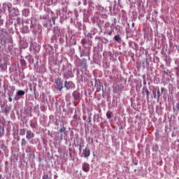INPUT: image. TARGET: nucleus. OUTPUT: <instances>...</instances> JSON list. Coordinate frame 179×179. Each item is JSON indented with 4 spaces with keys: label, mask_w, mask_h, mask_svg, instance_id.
Returning a JSON list of instances; mask_svg holds the SVG:
<instances>
[{
    "label": "nucleus",
    "mask_w": 179,
    "mask_h": 179,
    "mask_svg": "<svg viewBox=\"0 0 179 179\" xmlns=\"http://www.w3.org/2000/svg\"><path fill=\"white\" fill-rule=\"evenodd\" d=\"M83 171H85V173H87L89 171V170H90V167L89 166V164L87 163H84L83 164Z\"/></svg>",
    "instance_id": "7"
},
{
    "label": "nucleus",
    "mask_w": 179,
    "mask_h": 179,
    "mask_svg": "<svg viewBox=\"0 0 179 179\" xmlns=\"http://www.w3.org/2000/svg\"><path fill=\"white\" fill-rule=\"evenodd\" d=\"M82 43H85V41H84V40H83V41H82Z\"/></svg>",
    "instance_id": "35"
},
{
    "label": "nucleus",
    "mask_w": 179,
    "mask_h": 179,
    "mask_svg": "<svg viewBox=\"0 0 179 179\" xmlns=\"http://www.w3.org/2000/svg\"><path fill=\"white\" fill-rule=\"evenodd\" d=\"M64 78H65L66 79H69V76H68V73H65L64 74Z\"/></svg>",
    "instance_id": "19"
},
{
    "label": "nucleus",
    "mask_w": 179,
    "mask_h": 179,
    "mask_svg": "<svg viewBox=\"0 0 179 179\" xmlns=\"http://www.w3.org/2000/svg\"><path fill=\"white\" fill-rule=\"evenodd\" d=\"M55 177H58V176H55Z\"/></svg>",
    "instance_id": "37"
},
{
    "label": "nucleus",
    "mask_w": 179,
    "mask_h": 179,
    "mask_svg": "<svg viewBox=\"0 0 179 179\" xmlns=\"http://www.w3.org/2000/svg\"><path fill=\"white\" fill-rule=\"evenodd\" d=\"M176 108H177L178 111H179V102L176 105Z\"/></svg>",
    "instance_id": "28"
},
{
    "label": "nucleus",
    "mask_w": 179,
    "mask_h": 179,
    "mask_svg": "<svg viewBox=\"0 0 179 179\" xmlns=\"http://www.w3.org/2000/svg\"><path fill=\"white\" fill-rule=\"evenodd\" d=\"M21 65H26V61L23 59H20Z\"/></svg>",
    "instance_id": "17"
},
{
    "label": "nucleus",
    "mask_w": 179,
    "mask_h": 179,
    "mask_svg": "<svg viewBox=\"0 0 179 179\" xmlns=\"http://www.w3.org/2000/svg\"><path fill=\"white\" fill-rule=\"evenodd\" d=\"M5 134V127L3 126L0 125V136H3Z\"/></svg>",
    "instance_id": "9"
},
{
    "label": "nucleus",
    "mask_w": 179,
    "mask_h": 179,
    "mask_svg": "<svg viewBox=\"0 0 179 179\" xmlns=\"http://www.w3.org/2000/svg\"><path fill=\"white\" fill-rule=\"evenodd\" d=\"M143 93H145V94L147 95V97H149V94H150V92H149V90H148L147 87H144L143 89Z\"/></svg>",
    "instance_id": "10"
},
{
    "label": "nucleus",
    "mask_w": 179,
    "mask_h": 179,
    "mask_svg": "<svg viewBox=\"0 0 179 179\" xmlns=\"http://www.w3.org/2000/svg\"><path fill=\"white\" fill-rule=\"evenodd\" d=\"M152 96L154 99H157V100H159L161 94H160V90L159 89V87H157V88H155L152 90Z\"/></svg>",
    "instance_id": "2"
},
{
    "label": "nucleus",
    "mask_w": 179,
    "mask_h": 179,
    "mask_svg": "<svg viewBox=\"0 0 179 179\" xmlns=\"http://www.w3.org/2000/svg\"><path fill=\"white\" fill-rule=\"evenodd\" d=\"M114 40L115 41L120 43V41H121V37L120 36V35H116L114 36Z\"/></svg>",
    "instance_id": "11"
},
{
    "label": "nucleus",
    "mask_w": 179,
    "mask_h": 179,
    "mask_svg": "<svg viewBox=\"0 0 179 179\" xmlns=\"http://www.w3.org/2000/svg\"><path fill=\"white\" fill-rule=\"evenodd\" d=\"M41 108H44V106H42Z\"/></svg>",
    "instance_id": "36"
},
{
    "label": "nucleus",
    "mask_w": 179,
    "mask_h": 179,
    "mask_svg": "<svg viewBox=\"0 0 179 179\" xmlns=\"http://www.w3.org/2000/svg\"><path fill=\"white\" fill-rule=\"evenodd\" d=\"M23 12H26V13H27V15H29V10H27V9H24Z\"/></svg>",
    "instance_id": "24"
},
{
    "label": "nucleus",
    "mask_w": 179,
    "mask_h": 179,
    "mask_svg": "<svg viewBox=\"0 0 179 179\" xmlns=\"http://www.w3.org/2000/svg\"><path fill=\"white\" fill-rule=\"evenodd\" d=\"M83 155H84V157H89L90 156V150L87 148L83 150Z\"/></svg>",
    "instance_id": "6"
},
{
    "label": "nucleus",
    "mask_w": 179,
    "mask_h": 179,
    "mask_svg": "<svg viewBox=\"0 0 179 179\" xmlns=\"http://www.w3.org/2000/svg\"><path fill=\"white\" fill-rule=\"evenodd\" d=\"M30 127L31 128H36V124H34V123H31Z\"/></svg>",
    "instance_id": "23"
},
{
    "label": "nucleus",
    "mask_w": 179,
    "mask_h": 179,
    "mask_svg": "<svg viewBox=\"0 0 179 179\" xmlns=\"http://www.w3.org/2000/svg\"><path fill=\"white\" fill-rule=\"evenodd\" d=\"M1 178H2V175L0 174V179H1Z\"/></svg>",
    "instance_id": "33"
},
{
    "label": "nucleus",
    "mask_w": 179,
    "mask_h": 179,
    "mask_svg": "<svg viewBox=\"0 0 179 179\" xmlns=\"http://www.w3.org/2000/svg\"><path fill=\"white\" fill-rule=\"evenodd\" d=\"M73 118H74V120H78V115H76V114L74 115Z\"/></svg>",
    "instance_id": "25"
},
{
    "label": "nucleus",
    "mask_w": 179,
    "mask_h": 179,
    "mask_svg": "<svg viewBox=\"0 0 179 179\" xmlns=\"http://www.w3.org/2000/svg\"><path fill=\"white\" fill-rule=\"evenodd\" d=\"M83 3L85 6L87 5V0H84Z\"/></svg>",
    "instance_id": "26"
},
{
    "label": "nucleus",
    "mask_w": 179,
    "mask_h": 179,
    "mask_svg": "<svg viewBox=\"0 0 179 179\" xmlns=\"http://www.w3.org/2000/svg\"><path fill=\"white\" fill-rule=\"evenodd\" d=\"M26 134V130L24 129H21L20 130V135L21 136H24Z\"/></svg>",
    "instance_id": "12"
},
{
    "label": "nucleus",
    "mask_w": 179,
    "mask_h": 179,
    "mask_svg": "<svg viewBox=\"0 0 179 179\" xmlns=\"http://www.w3.org/2000/svg\"><path fill=\"white\" fill-rule=\"evenodd\" d=\"M0 68L3 69V71H6V69H8V62L5 61L3 63H1Z\"/></svg>",
    "instance_id": "8"
},
{
    "label": "nucleus",
    "mask_w": 179,
    "mask_h": 179,
    "mask_svg": "<svg viewBox=\"0 0 179 179\" xmlns=\"http://www.w3.org/2000/svg\"><path fill=\"white\" fill-rule=\"evenodd\" d=\"M55 83H56V88L57 89V90L61 92L62 90V89L64 88L62 79L57 78Z\"/></svg>",
    "instance_id": "3"
},
{
    "label": "nucleus",
    "mask_w": 179,
    "mask_h": 179,
    "mask_svg": "<svg viewBox=\"0 0 179 179\" xmlns=\"http://www.w3.org/2000/svg\"><path fill=\"white\" fill-rule=\"evenodd\" d=\"M106 117H108V118H111V113H107Z\"/></svg>",
    "instance_id": "21"
},
{
    "label": "nucleus",
    "mask_w": 179,
    "mask_h": 179,
    "mask_svg": "<svg viewBox=\"0 0 179 179\" xmlns=\"http://www.w3.org/2000/svg\"><path fill=\"white\" fill-rule=\"evenodd\" d=\"M87 37H90V38H92V34H88L87 35Z\"/></svg>",
    "instance_id": "27"
},
{
    "label": "nucleus",
    "mask_w": 179,
    "mask_h": 179,
    "mask_svg": "<svg viewBox=\"0 0 179 179\" xmlns=\"http://www.w3.org/2000/svg\"><path fill=\"white\" fill-rule=\"evenodd\" d=\"M64 87H66L67 90H69V89H73V87H75V84H73V83L71 81H66L64 83Z\"/></svg>",
    "instance_id": "5"
},
{
    "label": "nucleus",
    "mask_w": 179,
    "mask_h": 179,
    "mask_svg": "<svg viewBox=\"0 0 179 179\" xmlns=\"http://www.w3.org/2000/svg\"><path fill=\"white\" fill-rule=\"evenodd\" d=\"M89 6H92L93 5V1L92 0H88Z\"/></svg>",
    "instance_id": "18"
},
{
    "label": "nucleus",
    "mask_w": 179,
    "mask_h": 179,
    "mask_svg": "<svg viewBox=\"0 0 179 179\" xmlns=\"http://www.w3.org/2000/svg\"><path fill=\"white\" fill-rule=\"evenodd\" d=\"M111 34H113V31H110L108 32V36H111Z\"/></svg>",
    "instance_id": "29"
},
{
    "label": "nucleus",
    "mask_w": 179,
    "mask_h": 179,
    "mask_svg": "<svg viewBox=\"0 0 179 179\" xmlns=\"http://www.w3.org/2000/svg\"><path fill=\"white\" fill-rule=\"evenodd\" d=\"M27 143L26 139L22 138L21 146H26Z\"/></svg>",
    "instance_id": "15"
},
{
    "label": "nucleus",
    "mask_w": 179,
    "mask_h": 179,
    "mask_svg": "<svg viewBox=\"0 0 179 179\" xmlns=\"http://www.w3.org/2000/svg\"><path fill=\"white\" fill-rule=\"evenodd\" d=\"M52 20H53L54 24H55V20H54V18H52Z\"/></svg>",
    "instance_id": "32"
},
{
    "label": "nucleus",
    "mask_w": 179,
    "mask_h": 179,
    "mask_svg": "<svg viewBox=\"0 0 179 179\" xmlns=\"http://www.w3.org/2000/svg\"><path fill=\"white\" fill-rule=\"evenodd\" d=\"M131 26H132V27H135V22H133V23L131 24Z\"/></svg>",
    "instance_id": "31"
},
{
    "label": "nucleus",
    "mask_w": 179,
    "mask_h": 179,
    "mask_svg": "<svg viewBox=\"0 0 179 179\" xmlns=\"http://www.w3.org/2000/svg\"><path fill=\"white\" fill-rule=\"evenodd\" d=\"M8 101H9L10 103H12V95H9Z\"/></svg>",
    "instance_id": "22"
},
{
    "label": "nucleus",
    "mask_w": 179,
    "mask_h": 179,
    "mask_svg": "<svg viewBox=\"0 0 179 179\" xmlns=\"http://www.w3.org/2000/svg\"><path fill=\"white\" fill-rule=\"evenodd\" d=\"M78 5H80V1L78 2Z\"/></svg>",
    "instance_id": "34"
},
{
    "label": "nucleus",
    "mask_w": 179,
    "mask_h": 179,
    "mask_svg": "<svg viewBox=\"0 0 179 179\" xmlns=\"http://www.w3.org/2000/svg\"><path fill=\"white\" fill-rule=\"evenodd\" d=\"M35 135L34 133H33L31 131L28 130L27 131V134H26V138L29 141V143H31V145H33V143H34L33 142V138H34Z\"/></svg>",
    "instance_id": "1"
},
{
    "label": "nucleus",
    "mask_w": 179,
    "mask_h": 179,
    "mask_svg": "<svg viewBox=\"0 0 179 179\" xmlns=\"http://www.w3.org/2000/svg\"><path fill=\"white\" fill-rule=\"evenodd\" d=\"M43 179H48V174H44Z\"/></svg>",
    "instance_id": "20"
},
{
    "label": "nucleus",
    "mask_w": 179,
    "mask_h": 179,
    "mask_svg": "<svg viewBox=\"0 0 179 179\" xmlns=\"http://www.w3.org/2000/svg\"><path fill=\"white\" fill-rule=\"evenodd\" d=\"M164 90H165L164 87H162V88H161V92H162V93H163V92H164Z\"/></svg>",
    "instance_id": "30"
},
{
    "label": "nucleus",
    "mask_w": 179,
    "mask_h": 179,
    "mask_svg": "<svg viewBox=\"0 0 179 179\" xmlns=\"http://www.w3.org/2000/svg\"><path fill=\"white\" fill-rule=\"evenodd\" d=\"M59 132H61V134H62V133L66 134V128L65 127H62L59 129Z\"/></svg>",
    "instance_id": "14"
},
{
    "label": "nucleus",
    "mask_w": 179,
    "mask_h": 179,
    "mask_svg": "<svg viewBox=\"0 0 179 179\" xmlns=\"http://www.w3.org/2000/svg\"><path fill=\"white\" fill-rule=\"evenodd\" d=\"M73 96L74 100H78V101L80 100H82V94H80V92H79L78 91H74L73 92Z\"/></svg>",
    "instance_id": "4"
},
{
    "label": "nucleus",
    "mask_w": 179,
    "mask_h": 179,
    "mask_svg": "<svg viewBox=\"0 0 179 179\" xmlns=\"http://www.w3.org/2000/svg\"><path fill=\"white\" fill-rule=\"evenodd\" d=\"M87 122H92V113L88 114V118L87 120Z\"/></svg>",
    "instance_id": "16"
},
{
    "label": "nucleus",
    "mask_w": 179,
    "mask_h": 179,
    "mask_svg": "<svg viewBox=\"0 0 179 179\" xmlns=\"http://www.w3.org/2000/svg\"><path fill=\"white\" fill-rule=\"evenodd\" d=\"M24 91H23V90H18L17 92V96H24Z\"/></svg>",
    "instance_id": "13"
}]
</instances>
